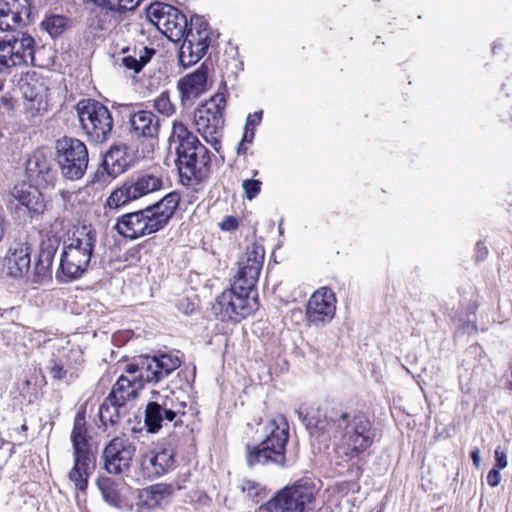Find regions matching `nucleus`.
<instances>
[{
	"label": "nucleus",
	"instance_id": "obj_3",
	"mask_svg": "<svg viewBox=\"0 0 512 512\" xmlns=\"http://www.w3.org/2000/svg\"><path fill=\"white\" fill-rule=\"evenodd\" d=\"M70 440L73 450V466L68 473V477L74 483L76 489L85 491L88 486V479L95 468L96 456L90 444L84 412L76 414Z\"/></svg>",
	"mask_w": 512,
	"mask_h": 512
},
{
	"label": "nucleus",
	"instance_id": "obj_36",
	"mask_svg": "<svg viewBox=\"0 0 512 512\" xmlns=\"http://www.w3.org/2000/svg\"><path fill=\"white\" fill-rule=\"evenodd\" d=\"M168 423H173L172 418L167 417L159 402L152 399L145 408L144 424L147 432L157 433Z\"/></svg>",
	"mask_w": 512,
	"mask_h": 512
},
{
	"label": "nucleus",
	"instance_id": "obj_42",
	"mask_svg": "<svg viewBox=\"0 0 512 512\" xmlns=\"http://www.w3.org/2000/svg\"><path fill=\"white\" fill-rule=\"evenodd\" d=\"M49 373L53 379L63 380L66 378L67 370L64 369L61 361L52 359L50 361Z\"/></svg>",
	"mask_w": 512,
	"mask_h": 512
},
{
	"label": "nucleus",
	"instance_id": "obj_50",
	"mask_svg": "<svg viewBox=\"0 0 512 512\" xmlns=\"http://www.w3.org/2000/svg\"><path fill=\"white\" fill-rule=\"evenodd\" d=\"M237 227V221L229 217L225 222L222 223V229H233Z\"/></svg>",
	"mask_w": 512,
	"mask_h": 512
},
{
	"label": "nucleus",
	"instance_id": "obj_37",
	"mask_svg": "<svg viewBox=\"0 0 512 512\" xmlns=\"http://www.w3.org/2000/svg\"><path fill=\"white\" fill-rule=\"evenodd\" d=\"M107 11L123 12L136 8L141 0H87Z\"/></svg>",
	"mask_w": 512,
	"mask_h": 512
},
{
	"label": "nucleus",
	"instance_id": "obj_43",
	"mask_svg": "<svg viewBox=\"0 0 512 512\" xmlns=\"http://www.w3.org/2000/svg\"><path fill=\"white\" fill-rule=\"evenodd\" d=\"M495 462L497 469H504L508 465L506 451L502 450L500 447L495 450Z\"/></svg>",
	"mask_w": 512,
	"mask_h": 512
},
{
	"label": "nucleus",
	"instance_id": "obj_13",
	"mask_svg": "<svg viewBox=\"0 0 512 512\" xmlns=\"http://www.w3.org/2000/svg\"><path fill=\"white\" fill-rule=\"evenodd\" d=\"M182 40L179 61L183 67H190L205 55L210 43L207 24L202 17L191 18L190 28Z\"/></svg>",
	"mask_w": 512,
	"mask_h": 512
},
{
	"label": "nucleus",
	"instance_id": "obj_25",
	"mask_svg": "<svg viewBox=\"0 0 512 512\" xmlns=\"http://www.w3.org/2000/svg\"><path fill=\"white\" fill-rule=\"evenodd\" d=\"M60 246V239L56 236H48L40 244L38 257L33 267V283H43L52 277V265Z\"/></svg>",
	"mask_w": 512,
	"mask_h": 512
},
{
	"label": "nucleus",
	"instance_id": "obj_54",
	"mask_svg": "<svg viewBox=\"0 0 512 512\" xmlns=\"http://www.w3.org/2000/svg\"><path fill=\"white\" fill-rule=\"evenodd\" d=\"M509 370H510V379L508 382V387H509V389L512 390V363L510 364Z\"/></svg>",
	"mask_w": 512,
	"mask_h": 512
},
{
	"label": "nucleus",
	"instance_id": "obj_1",
	"mask_svg": "<svg viewBox=\"0 0 512 512\" xmlns=\"http://www.w3.org/2000/svg\"><path fill=\"white\" fill-rule=\"evenodd\" d=\"M169 145L174 146L182 178L202 181L207 176L211 165L210 152L182 122H173Z\"/></svg>",
	"mask_w": 512,
	"mask_h": 512
},
{
	"label": "nucleus",
	"instance_id": "obj_9",
	"mask_svg": "<svg viewBox=\"0 0 512 512\" xmlns=\"http://www.w3.org/2000/svg\"><path fill=\"white\" fill-rule=\"evenodd\" d=\"M163 185V175L159 171H147L132 176L112 191L106 200V206L118 209L131 201L161 190Z\"/></svg>",
	"mask_w": 512,
	"mask_h": 512
},
{
	"label": "nucleus",
	"instance_id": "obj_2",
	"mask_svg": "<svg viewBox=\"0 0 512 512\" xmlns=\"http://www.w3.org/2000/svg\"><path fill=\"white\" fill-rule=\"evenodd\" d=\"M98 242V233L91 225L77 228L63 244L56 278L69 282L80 278L88 269Z\"/></svg>",
	"mask_w": 512,
	"mask_h": 512
},
{
	"label": "nucleus",
	"instance_id": "obj_30",
	"mask_svg": "<svg viewBox=\"0 0 512 512\" xmlns=\"http://www.w3.org/2000/svg\"><path fill=\"white\" fill-rule=\"evenodd\" d=\"M27 244H17L9 249L5 258L7 274L13 278H23L31 268V252Z\"/></svg>",
	"mask_w": 512,
	"mask_h": 512
},
{
	"label": "nucleus",
	"instance_id": "obj_32",
	"mask_svg": "<svg viewBox=\"0 0 512 512\" xmlns=\"http://www.w3.org/2000/svg\"><path fill=\"white\" fill-rule=\"evenodd\" d=\"M122 53L124 54L121 60L122 65L134 73H139L150 62L156 50L152 47L139 46L132 49L125 48Z\"/></svg>",
	"mask_w": 512,
	"mask_h": 512
},
{
	"label": "nucleus",
	"instance_id": "obj_29",
	"mask_svg": "<svg viewBox=\"0 0 512 512\" xmlns=\"http://www.w3.org/2000/svg\"><path fill=\"white\" fill-rule=\"evenodd\" d=\"M180 199V194L173 191L166 194L161 200L157 201L153 205L146 207L159 231L164 229L174 216L175 211L179 206Z\"/></svg>",
	"mask_w": 512,
	"mask_h": 512
},
{
	"label": "nucleus",
	"instance_id": "obj_10",
	"mask_svg": "<svg viewBox=\"0 0 512 512\" xmlns=\"http://www.w3.org/2000/svg\"><path fill=\"white\" fill-rule=\"evenodd\" d=\"M55 149L62 176L69 180L81 179L89 162L86 145L77 138L64 136L56 141Z\"/></svg>",
	"mask_w": 512,
	"mask_h": 512
},
{
	"label": "nucleus",
	"instance_id": "obj_18",
	"mask_svg": "<svg viewBox=\"0 0 512 512\" xmlns=\"http://www.w3.org/2000/svg\"><path fill=\"white\" fill-rule=\"evenodd\" d=\"M114 229L122 237L132 240L159 231L146 208L118 217Z\"/></svg>",
	"mask_w": 512,
	"mask_h": 512
},
{
	"label": "nucleus",
	"instance_id": "obj_40",
	"mask_svg": "<svg viewBox=\"0 0 512 512\" xmlns=\"http://www.w3.org/2000/svg\"><path fill=\"white\" fill-rule=\"evenodd\" d=\"M262 182L256 179H246L242 182V189L247 200H253L260 193Z\"/></svg>",
	"mask_w": 512,
	"mask_h": 512
},
{
	"label": "nucleus",
	"instance_id": "obj_38",
	"mask_svg": "<svg viewBox=\"0 0 512 512\" xmlns=\"http://www.w3.org/2000/svg\"><path fill=\"white\" fill-rule=\"evenodd\" d=\"M67 20L61 15H51L41 22V27L47 31L51 37L61 35L66 28Z\"/></svg>",
	"mask_w": 512,
	"mask_h": 512
},
{
	"label": "nucleus",
	"instance_id": "obj_14",
	"mask_svg": "<svg viewBox=\"0 0 512 512\" xmlns=\"http://www.w3.org/2000/svg\"><path fill=\"white\" fill-rule=\"evenodd\" d=\"M35 40L25 33L8 41H0V73L18 66L34 65Z\"/></svg>",
	"mask_w": 512,
	"mask_h": 512
},
{
	"label": "nucleus",
	"instance_id": "obj_17",
	"mask_svg": "<svg viewBox=\"0 0 512 512\" xmlns=\"http://www.w3.org/2000/svg\"><path fill=\"white\" fill-rule=\"evenodd\" d=\"M264 249L253 244L247 249L245 256L238 262V271L234 277L233 285L242 291H254L264 261Z\"/></svg>",
	"mask_w": 512,
	"mask_h": 512
},
{
	"label": "nucleus",
	"instance_id": "obj_8",
	"mask_svg": "<svg viewBox=\"0 0 512 512\" xmlns=\"http://www.w3.org/2000/svg\"><path fill=\"white\" fill-rule=\"evenodd\" d=\"M257 293L242 291L232 284L216 299L212 307L213 313L221 321L240 322L258 309Z\"/></svg>",
	"mask_w": 512,
	"mask_h": 512
},
{
	"label": "nucleus",
	"instance_id": "obj_39",
	"mask_svg": "<svg viewBox=\"0 0 512 512\" xmlns=\"http://www.w3.org/2000/svg\"><path fill=\"white\" fill-rule=\"evenodd\" d=\"M153 107L162 115L171 116L175 112V106L171 102L167 91L160 93L154 100Z\"/></svg>",
	"mask_w": 512,
	"mask_h": 512
},
{
	"label": "nucleus",
	"instance_id": "obj_51",
	"mask_svg": "<svg viewBox=\"0 0 512 512\" xmlns=\"http://www.w3.org/2000/svg\"><path fill=\"white\" fill-rule=\"evenodd\" d=\"M471 458H472L474 465L478 467L480 464V461H481L479 449L476 448V449L472 450Z\"/></svg>",
	"mask_w": 512,
	"mask_h": 512
},
{
	"label": "nucleus",
	"instance_id": "obj_11",
	"mask_svg": "<svg viewBox=\"0 0 512 512\" xmlns=\"http://www.w3.org/2000/svg\"><path fill=\"white\" fill-rule=\"evenodd\" d=\"M225 106V96L217 93L194 113V123L197 131L217 151L220 146L219 137L224 125L223 111Z\"/></svg>",
	"mask_w": 512,
	"mask_h": 512
},
{
	"label": "nucleus",
	"instance_id": "obj_27",
	"mask_svg": "<svg viewBox=\"0 0 512 512\" xmlns=\"http://www.w3.org/2000/svg\"><path fill=\"white\" fill-rule=\"evenodd\" d=\"M174 490V486L167 483H157L143 488L138 492L136 506L141 512H148L152 509L162 507L169 502Z\"/></svg>",
	"mask_w": 512,
	"mask_h": 512
},
{
	"label": "nucleus",
	"instance_id": "obj_28",
	"mask_svg": "<svg viewBox=\"0 0 512 512\" xmlns=\"http://www.w3.org/2000/svg\"><path fill=\"white\" fill-rule=\"evenodd\" d=\"M151 399L158 401L167 417H171L174 426L182 423L181 417L186 414V401L182 399V393L169 388L161 391L153 390Z\"/></svg>",
	"mask_w": 512,
	"mask_h": 512
},
{
	"label": "nucleus",
	"instance_id": "obj_45",
	"mask_svg": "<svg viewBox=\"0 0 512 512\" xmlns=\"http://www.w3.org/2000/svg\"><path fill=\"white\" fill-rule=\"evenodd\" d=\"M262 119V111H256L253 114H249L246 120L245 127L254 128L260 124Z\"/></svg>",
	"mask_w": 512,
	"mask_h": 512
},
{
	"label": "nucleus",
	"instance_id": "obj_52",
	"mask_svg": "<svg viewBox=\"0 0 512 512\" xmlns=\"http://www.w3.org/2000/svg\"><path fill=\"white\" fill-rule=\"evenodd\" d=\"M246 143L240 141L237 146V154L238 155H245L247 153L248 148L245 146Z\"/></svg>",
	"mask_w": 512,
	"mask_h": 512
},
{
	"label": "nucleus",
	"instance_id": "obj_12",
	"mask_svg": "<svg viewBox=\"0 0 512 512\" xmlns=\"http://www.w3.org/2000/svg\"><path fill=\"white\" fill-rule=\"evenodd\" d=\"M148 17L158 30L173 42L181 41L190 28L186 16L176 7L166 3L151 4Z\"/></svg>",
	"mask_w": 512,
	"mask_h": 512
},
{
	"label": "nucleus",
	"instance_id": "obj_19",
	"mask_svg": "<svg viewBox=\"0 0 512 512\" xmlns=\"http://www.w3.org/2000/svg\"><path fill=\"white\" fill-rule=\"evenodd\" d=\"M335 311L334 292L328 287H322L310 297L306 307V316L310 324L319 327L328 324L334 318Z\"/></svg>",
	"mask_w": 512,
	"mask_h": 512
},
{
	"label": "nucleus",
	"instance_id": "obj_44",
	"mask_svg": "<svg viewBox=\"0 0 512 512\" xmlns=\"http://www.w3.org/2000/svg\"><path fill=\"white\" fill-rule=\"evenodd\" d=\"M108 16V11L102 15H96L94 18H91L90 20V26L97 30H105L107 28L106 26V17Z\"/></svg>",
	"mask_w": 512,
	"mask_h": 512
},
{
	"label": "nucleus",
	"instance_id": "obj_47",
	"mask_svg": "<svg viewBox=\"0 0 512 512\" xmlns=\"http://www.w3.org/2000/svg\"><path fill=\"white\" fill-rule=\"evenodd\" d=\"M144 367H146V362L143 363V365L141 367L134 365V364L127 365V368H126V372L128 374L127 376L128 377L139 376L141 373V370Z\"/></svg>",
	"mask_w": 512,
	"mask_h": 512
},
{
	"label": "nucleus",
	"instance_id": "obj_56",
	"mask_svg": "<svg viewBox=\"0 0 512 512\" xmlns=\"http://www.w3.org/2000/svg\"><path fill=\"white\" fill-rule=\"evenodd\" d=\"M2 88H3V84H2V83H0V91L2 90Z\"/></svg>",
	"mask_w": 512,
	"mask_h": 512
},
{
	"label": "nucleus",
	"instance_id": "obj_26",
	"mask_svg": "<svg viewBox=\"0 0 512 512\" xmlns=\"http://www.w3.org/2000/svg\"><path fill=\"white\" fill-rule=\"evenodd\" d=\"M181 365L177 353H161L146 359L141 371L147 383H158Z\"/></svg>",
	"mask_w": 512,
	"mask_h": 512
},
{
	"label": "nucleus",
	"instance_id": "obj_7",
	"mask_svg": "<svg viewBox=\"0 0 512 512\" xmlns=\"http://www.w3.org/2000/svg\"><path fill=\"white\" fill-rule=\"evenodd\" d=\"M332 420L339 429H343L339 450L351 458L357 457L360 453L369 448L373 442L371 423L364 415L351 417L347 413L336 414Z\"/></svg>",
	"mask_w": 512,
	"mask_h": 512
},
{
	"label": "nucleus",
	"instance_id": "obj_24",
	"mask_svg": "<svg viewBox=\"0 0 512 512\" xmlns=\"http://www.w3.org/2000/svg\"><path fill=\"white\" fill-rule=\"evenodd\" d=\"M208 67L202 64L194 72L182 77L177 88L180 93L181 104L184 107H190L195 100L205 92L207 84Z\"/></svg>",
	"mask_w": 512,
	"mask_h": 512
},
{
	"label": "nucleus",
	"instance_id": "obj_16",
	"mask_svg": "<svg viewBox=\"0 0 512 512\" xmlns=\"http://www.w3.org/2000/svg\"><path fill=\"white\" fill-rule=\"evenodd\" d=\"M26 175L30 183L37 187L48 188L57 180L52 153L48 148L36 149L26 161Z\"/></svg>",
	"mask_w": 512,
	"mask_h": 512
},
{
	"label": "nucleus",
	"instance_id": "obj_41",
	"mask_svg": "<svg viewBox=\"0 0 512 512\" xmlns=\"http://www.w3.org/2000/svg\"><path fill=\"white\" fill-rule=\"evenodd\" d=\"M240 489L252 500L258 498L263 490L262 486L253 480H243Z\"/></svg>",
	"mask_w": 512,
	"mask_h": 512
},
{
	"label": "nucleus",
	"instance_id": "obj_15",
	"mask_svg": "<svg viewBox=\"0 0 512 512\" xmlns=\"http://www.w3.org/2000/svg\"><path fill=\"white\" fill-rule=\"evenodd\" d=\"M136 451L135 445L124 436L112 438L102 452L103 468L112 475L129 471Z\"/></svg>",
	"mask_w": 512,
	"mask_h": 512
},
{
	"label": "nucleus",
	"instance_id": "obj_23",
	"mask_svg": "<svg viewBox=\"0 0 512 512\" xmlns=\"http://www.w3.org/2000/svg\"><path fill=\"white\" fill-rule=\"evenodd\" d=\"M129 131L137 139L150 141V146L153 149L154 144L158 141L160 120L151 111L134 112L129 117Z\"/></svg>",
	"mask_w": 512,
	"mask_h": 512
},
{
	"label": "nucleus",
	"instance_id": "obj_33",
	"mask_svg": "<svg viewBox=\"0 0 512 512\" xmlns=\"http://www.w3.org/2000/svg\"><path fill=\"white\" fill-rule=\"evenodd\" d=\"M102 166L109 176L116 177L129 166L125 146H112L103 157Z\"/></svg>",
	"mask_w": 512,
	"mask_h": 512
},
{
	"label": "nucleus",
	"instance_id": "obj_46",
	"mask_svg": "<svg viewBox=\"0 0 512 512\" xmlns=\"http://www.w3.org/2000/svg\"><path fill=\"white\" fill-rule=\"evenodd\" d=\"M501 481V474L499 472V469H492L488 472L487 475V483L491 487H496Z\"/></svg>",
	"mask_w": 512,
	"mask_h": 512
},
{
	"label": "nucleus",
	"instance_id": "obj_22",
	"mask_svg": "<svg viewBox=\"0 0 512 512\" xmlns=\"http://www.w3.org/2000/svg\"><path fill=\"white\" fill-rule=\"evenodd\" d=\"M143 476L147 479L160 477L175 467L173 448H155L143 454L140 461Z\"/></svg>",
	"mask_w": 512,
	"mask_h": 512
},
{
	"label": "nucleus",
	"instance_id": "obj_35",
	"mask_svg": "<svg viewBox=\"0 0 512 512\" xmlns=\"http://www.w3.org/2000/svg\"><path fill=\"white\" fill-rule=\"evenodd\" d=\"M96 484L104 501L108 505L118 509H122L125 506V502L120 491V482H117L110 477H99Z\"/></svg>",
	"mask_w": 512,
	"mask_h": 512
},
{
	"label": "nucleus",
	"instance_id": "obj_34",
	"mask_svg": "<svg viewBox=\"0 0 512 512\" xmlns=\"http://www.w3.org/2000/svg\"><path fill=\"white\" fill-rule=\"evenodd\" d=\"M127 406L107 396L99 408V418L103 426H116L127 414Z\"/></svg>",
	"mask_w": 512,
	"mask_h": 512
},
{
	"label": "nucleus",
	"instance_id": "obj_48",
	"mask_svg": "<svg viewBox=\"0 0 512 512\" xmlns=\"http://www.w3.org/2000/svg\"><path fill=\"white\" fill-rule=\"evenodd\" d=\"M254 137H255V129L245 127L241 141L246 144H251L254 140Z\"/></svg>",
	"mask_w": 512,
	"mask_h": 512
},
{
	"label": "nucleus",
	"instance_id": "obj_31",
	"mask_svg": "<svg viewBox=\"0 0 512 512\" xmlns=\"http://www.w3.org/2000/svg\"><path fill=\"white\" fill-rule=\"evenodd\" d=\"M146 383L142 372L139 376L133 377L121 375L108 396L120 402L122 405L127 406L128 401L136 399L139 390H141Z\"/></svg>",
	"mask_w": 512,
	"mask_h": 512
},
{
	"label": "nucleus",
	"instance_id": "obj_53",
	"mask_svg": "<svg viewBox=\"0 0 512 512\" xmlns=\"http://www.w3.org/2000/svg\"><path fill=\"white\" fill-rule=\"evenodd\" d=\"M3 222H4L3 216L0 214V240L2 239V237L4 235Z\"/></svg>",
	"mask_w": 512,
	"mask_h": 512
},
{
	"label": "nucleus",
	"instance_id": "obj_20",
	"mask_svg": "<svg viewBox=\"0 0 512 512\" xmlns=\"http://www.w3.org/2000/svg\"><path fill=\"white\" fill-rule=\"evenodd\" d=\"M30 0H0V31H16L30 22Z\"/></svg>",
	"mask_w": 512,
	"mask_h": 512
},
{
	"label": "nucleus",
	"instance_id": "obj_6",
	"mask_svg": "<svg viewBox=\"0 0 512 512\" xmlns=\"http://www.w3.org/2000/svg\"><path fill=\"white\" fill-rule=\"evenodd\" d=\"M316 488L309 479H302L278 490L260 506L262 512H308L315 500Z\"/></svg>",
	"mask_w": 512,
	"mask_h": 512
},
{
	"label": "nucleus",
	"instance_id": "obj_5",
	"mask_svg": "<svg viewBox=\"0 0 512 512\" xmlns=\"http://www.w3.org/2000/svg\"><path fill=\"white\" fill-rule=\"evenodd\" d=\"M76 112L82 130L90 142H106L113 130V118L109 109L94 99H82L76 105Z\"/></svg>",
	"mask_w": 512,
	"mask_h": 512
},
{
	"label": "nucleus",
	"instance_id": "obj_49",
	"mask_svg": "<svg viewBox=\"0 0 512 512\" xmlns=\"http://www.w3.org/2000/svg\"><path fill=\"white\" fill-rule=\"evenodd\" d=\"M477 251H476V258L478 260H483L488 255V249L482 245V243H477Z\"/></svg>",
	"mask_w": 512,
	"mask_h": 512
},
{
	"label": "nucleus",
	"instance_id": "obj_4",
	"mask_svg": "<svg viewBox=\"0 0 512 512\" xmlns=\"http://www.w3.org/2000/svg\"><path fill=\"white\" fill-rule=\"evenodd\" d=\"M266 437L257 445H246L247 464L249 467L256 465L275 464L284 466L285 447L288 441V427L280 428L275 420L269 422L266 427Z\"/></svg>",
	"mask_w": 512,
	"mask_h": 512
},
{
	"label": "nucleus",
	"instance_id": "obj_55",
	"mask_svg": "<svg viewBox=\"0 0 512 512\" xmlns=\"http://www.w3.org/2000/svg\"><path fill=\"white\" fill-rule=\"evenodd\" d=\"M257 174H258V171H257V170H253V171H252V175H253V176H256Z\"/></svg>",
	"mask_w": 512,
	"mask_h": 512
},
{
	"label": "nucleus",
	"instance_id": "obj_21",
	"mask_svg": "<svg viewBox=\"0 0 512 512\" xmlns=\"http://www.w3.org/2000/svg\"><path fill=\"white\" fill-rule=\"evenodd\" d=\"M40 189L43 188L37 187L32 183L15 185L9 196L10 208H15L31 215L42 213L45 209V203Z\"/></svg>",
	"mask_w": 512,
	"mask_h": 512
}]
</instances>
